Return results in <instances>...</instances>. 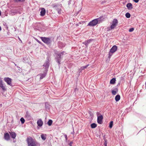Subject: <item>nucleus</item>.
Here are the masks:
<instances>
[{"label": "nucleus", "mask_w": 146, "mask_h": 146, "mask_svg": "<svg viewBox=\"0 0 146 146\" xmlns=\"http://www.w3.org/2000/svg\"><path fill=\"white\" fill-rule=\"evenodd\" d=\"M66 53L64 51H62L61 52H59L57 51H56L55 52V54L56 55L55 57V60L57 62L59 65L60 64L61 60L62 59L63 55L66 54Z\"/></svg>", "instance_id": "obj_1"}, {"label": "nucleus", "mask_w": 146, "mask_h": 146, "mask_svg": "<svg viewBox=\"0 0 146 146\" xmlns=\"http://www.w3.org/2000/svg\"><path fill=\"white\" fill-rule=\"evenodd\" d=\"M27 141L28 146H39L40 145L39 143L31 137H28Z\"/></svg>", "instance_id": "obj_2"}, {"label": "nucleus", "mask_w": 146, "mask_h": 146, "mask_svg": "<svg viewBox=\"0 0 146 146\" xmlns=\"http://www.w3.org/2000/svg\"><path fill=\"white\" fill-rule=\"evenodd\" d=\"M52 7L57 10L58 14H60L61 13L62 11L61 9V4H54L52 5Z\"/></svg>", "instance_id": "obj_3"}, {"label": "nucleus", "mask_w": 146, "mask_h": 146, "mask_svg": "<svg viewBox=\"0 0 146 146\" xmlns=\"http://www.w3.org/2000/svg\"><path fill=\"white\" fill-rule=\"evenodd\" d=\"M117 46L116 45L113 46L110 49L108 57L110 58L113 54L115 52L117 49Z\"/></svg>", "instance_id": "obj_4"}, {"label": "nucleus", "mask_w": 146, "mask_h": 146, "mask_svg": "<svg viewBox=\"0 0 146 146\" xmlns=\"http://www.w3.org/2000/svg\"><path fill=\"white\" fill-rule=\"evenodd\" d=\"M40 38L42 41L47 44H49L51 43V40L49 38L42 37Z\"/></svg>", "instance_id": "obj_5"}, {"label": "nucleus", "mask_w": 146, "mask_h": 146, "mask_svg": "<svg viewBox=\"0 0 146 146\" xmlns=\"http://www.w3.org/2000/svg\"><path fill=\"white\" fill-rule=\"evenodd\" d=\"M49 62L48 60H46L45 61V63L43 65V66L44 68H43L42 70H45L46 71H48V69L49 67Z\"/></svg>", "instance_id": "obj_6"}, {"label": "nucleus", "mask_w": 146, "mask_h": 146, "mask_svg": "<svg viewBox=\"0 0 146 146\" xmlns=\"http://www.w3.org/2000/svg\"><path fill=\"white\" fill-rule=\"evenodd\" d=\"M98 24L97 19H95L90 22L88 25L90 26H94Z\"/></svg>", "instance_id": "obj_7"}, {"label": "nucleus", "mask_w": 146, "mask_h": 146, "mask_svg": "<svg viewBox=\"0 0 146 146\" xmlns=\"http://www.w3.org/2000/svg\"><path fill=\"white\" fill-rule=\"evenodd\" d=\"M118 23V21L117 19H114L112 21V24L110 26L111 29H114L117 25Z\"/></svg>", "instance_id": "obj_8"}, {"label": "nucleus", "mask_w": 146, "mask_h": 146, "mask_svg": "<svg viewBox=\"0 0 146 146\" xmlns=\"http://www.w3.org/2000/svg\"><path fill=\"white\" fill-rule=\"evenodd\" d=\"M4 80L5 82L7 84L11 86H12V84H11L12 79L10 78H4Z\"/></svg>", "instance_id": "obj_9"}, {"label": "nucleus", "mask_w": 146, "mask_h": 146, "mask_svg": "<svg viewBox=\"0 0 146 146\" xmlns=\"http://www.w3.org/2000/svg\"><path fill=\"white\" fill-rule=\"evenodd\" d=\"M103 119V116L102 115H101L98 116V114H97V122L99 124H101L102 123Z\"/></svg>", "instance_id": "obj_10"}, {"label": "nucleus", "mask_w": 146, "mask_h": 146, "mask_svg": "<svg viewBox=\"0 0 146 146\" xmlns=\"http://www.w3.org/2000/svg\"><path fill=\"white\" fill-rule=\"evenodd\" d=\"M44 71V72L43 73L40 74L39 75L40 76V79H43V78L45 77L46 76L47 72V71H46L45 70H42Z\"/></svg>", "instance_id": "obj_11"}, {"label": "nucleus", "mask_w": 146, "mask_h": 146, "mask_svg": "<svg viewBox=\"0 0 146 146\" xmlns=\"http://www.w3.org/2000/svg\"><path fill=\"white\" fill-rule=\"evenodd\" d=\"M92 40V39H89L85 41V42H82V44H84L86 46V48L88 47L89 44Z\"/></svg>", "instance_id": "obj_12"}, {"label": "nucleus", "mask_w": 146, "mask_h": 146, "mask_svg": "<svg viewBox=\"0 0 146 146\" xmlns=\"http://www.w3.org/2000/svg\"><path fill=\"white\" fill-rule=\"evenodd\" d=\"M96 19H97L98 23H100L104 21V17L103 16H101L100 17Z\"/></svg>", "instance_id": "obj_13"}, {"label": "nucleus", "mask_w": 146, "mask_h": 146, "mask_svg": "<svg viewBox=\"0 0 146 146\" xmlns=\"http://www.w3.org/2000/svg\"><path fill=\"white\" fill-rule=\"evenodd\" d=\"M35 28L38 30L40 29L41 28V25L40 23H37L35 24Z\"/></svg>", "instance_id": "obj_14"}, {"label": "nucleus", "mask_w": 146, "mask_h": 146, "mask_svg": "<svg viewBox=\"0 0 146 146\" xmlns=\"http://www.w3.org/2000/svg\"><path fill=\"white\" fill-rule=\"evenodd\" d=\"M37 123L38 126L41 127L43 125V122L41 119H40L37 121Z\"/></svg>", "instance_id": "obj_15"}, {"label": "nucleus", "mask_w": 146, "mask_h": 146, "mask_svg": "<svg viewBox=\"0 0 146 146\" xmlns=\"http://www.w3.org/2000/svg\"><path fill=\"white\" fill-rule=\"evenodd\" d=\"M46 13V10L44 8H42L40 12V15L41 16H43Z\"/></svg>", "instance_id": "obj_16"}, {"label": "nucleus", "mask_w": 146, "mask_h": 146, "mask_svg": "<svg viewBox=\"0 0 146 146\" xmlns=\"http://www.w3.org/2000/svg\"><path fill=\"white\" fill-rule=\"evenodd\" d=\"M45 104V107L46 110H49L50 108V105L48 102H46Z\"/></svg>", "instance_id": "obj_17"}, {"label": "nucleus", "mask_w": 146, "mask_h": 146, "mask_svg": "<svg viewBox=\"0 0 146 146\" xmlns=\"http://www.w3.org/2000/svg\"><path fill=\"white\" fill-rule=\"evenodd\" d=\"M4 138L7 140H9L10 139V136L8 133H6L4 134Z\"/></svg>", "instance_id": "obj_18"}, {"label": "nucleus", "mask_w": 146, "mask_h": 146, "mask_svg": "<svg viewBox=\"0 0 146 146\" xmlns=\"http://www.w3.org/2000/svg\"><path fill=\"white\" fill-rule=\"evenodd\" d=\"M126 7L128 9H131L133 8V5L131 3H128L126 5Z\"/></svg>", "instance_id": "obj_19"}, {"label": "nucleus", "mask_w": 146, "mask_h": 146, "mask_svg": "<svg viewBox=\"0 0 146 146\" xmlns=\"http://www.w3.org/2000/svg\"><path fill=\"white\" fill-rule=\"evenodd\" d=\"M10 135L12 138L15 139L16 137V134L15 132H11L10 133Z\"/></svg>", "instance_id": "obj_20"}, {"label": "nucleus", "mask_w": 146, "mask_h": 146, "mask_svg": "<svg viewBox=\"0 0 146 146\" xmlns=\"http://www.w3.org/2000/svg\"><path fill=\"white\" fill-rule=\"evenodd\" d=\"M118 92V89L117 88H116L114 90H112L111 91V93L112 94L114 95H115L117 92Z\"/></svg>", "instance_id": "obj_21"}, {"label": "nucleus", "mask_w": 146, "mask_h": 146, "mask_svg": "<svg viewBox=\"0 0 146 146\" xmlns=\"http://www.w3.org/2000/svg\"><path fill=\"white\" fill-rule=\"evenodd\" d=\"M116 79L115 78H112L110 81V84H113L115 83Z\"/></svg>", "instance_id": "obj_22"}, {"label": "nucleus", "mask_w": 146, "mask_h": 146, "mask_svg": "<svg viewBox=\"0 0 146 146\" xmlns=\"http://www.w3.org/2000/svg\"><path fill=\"white\" fill-rule=\"evenodd\" d=\"M89 64H88L86 66H83L81 67V68L79 69V70L80 71V72L82 71V70H84L86 68L89 66Z\"/></svg>", "instance_id": "obj_23"}, {"label": "nucleus", "mask_w": 146, "mask_h": 146, "mask_svg": "<svg viewBox=\"0 0 146 146\" xmlns=\"http://www.w3.org/2000/svg\"><path fill=\"white\" fill-rule=\"evenodd\" d=\"M120 96L119 95H117L115 97V100L117 102L120 100Z\"/></svg>", "instance_id": "obj_24"}, {"label": "nucleus", "mask_w": 146, "mask_h": 146, "mask_svg": "<svg viewBox=\"0 0 146 146\" xmlns=\"http://www.w3.org/2000/svg\"><path fill=\"white\" fill-rule=\"evenodd\" d=\"M65 46L64 44L63 43L60 42L59 43V46L61 48L64 47Z\"/></svg>", "instance_id": "obj_25"}, {"label": "nucleus", "mask_w": 146, "mask_h": 146, "mask_svg": "<svg viewBox=\"0 0 146 146\" xmlns=\"http://www.w3.org/2000/svg\"><path fill=\"white\" fill-rule=\"evenodd\" d=\"M97 126V124L95 123H92L91 125V127L92 128H96Z\"/></svg>", "instance_id": "obj_26"}, {"label": "nucleus", "mask_w": 146, "mask_h": 146, "mask_svg": "<svg viewBox=\"0 0 146 146\" xmlns=\"http://www.w3.org/2000/svg\"><path fill=\"white\" fill-rule=\"evenodd\" d=\"M25 0H14L13 1L15 3L23 2Z\"/></svg>", "instance_id": "obj_27"}, {"label": "nucleus", "mask_w": 146, "mask_h": 146, "mask_svg": "<svg viewBox=\"0 0 146 146\" xmlns=\"http://www.w3.org/2000/svg\"><path fill=\"white\" fill-rule=\"evenodd\" d=\"M46 135H44L43 134H42L41 135V137L42 138V139L43 140H45L46 139Z\"/></svg>", "instance_id": "obj_28"}, {"label": "nucleus", "mask_w": 146, "mask_h": 146, "mask_svg": "<svg viewBox=\"0 0 146 146\" xmlns=\"http://www.w3.org/2000/svg\"><path fill=\"white\" fill-rule=\"evenodd\" d=\"M52 121L51 119H49L47 122V124L49 126L52 125Z\"/></svg>", "instance_id": "obj_29"}, {"label": "nucleus", "mask_w": 146, "mask_h": 146, "mask_svg": "<svg viewBox=\"0 0 146 146\" xmlns=\"http://www.w3.org/2000/svg\"><path fill=\"white\" fill-rule=\"evenodd\" d=\"M113 121H111L110 122V124H109V127L110 128H111L112 127L113 125Z\"/></svg>", "instance_id": "obj_30"}, {"label": "nucleus", "mask_w": 146, "mask_h": 146, "mask_svg": "<svg viewBox=\"0 0 146 146\" xmlns=\"http://www.w3.org/2000/svg\"><path fill=\"white\" fill-rule=\"evenodd\" d=\"M0 88H1V89L4 91H5L6 90L5 87L3 86V84L0 85Z\"/></svg>", "instance_id": "obj_31"}, {"label": "nucleus", "mask_w": 146, "mask_h": 146, "mask_svg": "<svg viewBox=\"0 0 146 146\" xmlns=\"http://www.w3.org/2000/svg\"><path fill=\"white\" fill-rule=\"evenodd\" d=\"M125 16L127 18H129L130 17L131 15L129 13L127 12L125 14Z\"/></svg>", "instance_id": "obj_32"}, {"label": "nucleus", "mask_w": 146, "mask_h": 146, "mask_svg": "<svg viewBox=\"0 0 146 146\" xmlns=\"http://www.w3.org/2000/svg\"><path fill=\"white\" fill-rule=\"evenodd\" d=\"M20 121L22 124L24 123L25 122V120L23 117H21L20 119Z\"/></svg>", "instance_id": "obj_33"}, {"label": "nucleus", "mask_w": 146, "mask_h": 146, "mask_svg": "<svg viewBox=\"0 0 146 146\" xmlns=\"http://www.w3.org/2000/svg\"><path fill=\"white\" fill-rule=\"evenodd\" d=\"M104 145L105 146H107V145L108 143V141L107 140L105 139L104 140Z\"/></svg>", "instance_id": "obj_34"}, {"label": "nucleus", "mask_w": 146, "mask_h": 146, "mask_svg": "<svg viewBox=\"0 0 146 146\" xmlns=\"http://www.w3.org/2000/svg\"><path fill=\"white\" fill-rule=\"evenodd\" d=\"M134 30V29L133 28H130L129 29V32H132Z\"/></svg>", "instance_id": "obj_35"}, {"label": "nucleus", "mask_w": 146, "mask_h": 146, "mask_svg": "<svg viewBox=\"0 0 146 146\" xmlns=\"http://www.w3.org/2000/svg\"><path fill=\"white\" fill-rule=\"evenodd\" d=\"M2 81L1 78L0 77V85L2 84Z\"/></svg>", "instance_id": "obj_36"}, {"label": "nucleus", "mask_w": 146, "mask_h": 146, "mask_svg": "<svg viewBox=\"0 0 146 146\" xmlns=\"http://www.w3.org/2000/svg\"><path fill=\"white\" fill-rule=\"evenodd\" d=\"M64 135V136H65V139H66V141L67 139V135H66V134H65Z\"/></svg>", "instance_id": "obj_37"}, {"label": "nucleus", "mask_w": 146, "mask_h": 146, "mask_svg": "<svg viewBox=\"0 0 146 146\" xmlns=\"http://www.w3.org/2000/svg\"><path fill=\"white\" fill-rule=\"evenodd\" d=\"M139 0H133V1L136 3H138Z\"/></svg>", "instance_id": "obj_38"}, {"label": "nucleus", "mask_w": 146, "mask_h": 146, "mask_svg": "<svg viewBox=\"0 0 146 146\" xmlns=\"http://www.w3.org/2000/svg\"><path fill=\"white\" fill-rule=\"evenodd\" d=\"M73 143V142L72 141H71L69 144V145H70V146H71V145H72V144Z\"/></svg>", "instance_id": "obj_39"}, {"label": "nucleus", "mask_w": 146, "mask_h": 146, "mask_svg": "<svg viewBox=\"0 0 146 146\" xmlns=\"http://www.w3.org/2000/svg\"><path fill=\"white\" fill-rule=\"evenodd\" d=\"M78 90L77 89V88H76L74 89V92H76L77 91H78Z\"/></svg>", "instance_id": "obj_40"}, {"label": "nucleus", "mask_w": 146, "mask_h": 146, "mask_svg": "<svg viewBox=\"0 0 146 146\" xmlns=\"http://www.w3.org/2000/svg\"><path fill=\"white\" fill-rule=\"evenodd\" d=\"M2 106V104H0V107H1Z\"/></svg>", "instance_id": "obj_41"}, {"label": "nucleus", "mask_w": 146, "mask_h": 146, "mask_svg": "<svg viewBox=\"0 0 146 146\" xmlns=\"http://www.w3.org/2000/svg\"><path fill=\"white\" fill-rule=\"evenodd\" d=\"M1 27L0 26V31H1Z\"/></svg>", "instance_id": "obj_42"}, {"label": "nucleus", "mask_w": 146, "mask_h": 146, "mask_svg": "<svg viewBox=\"0 0 146 146\" xmlns=\"http://www.w3.org/2000/svg\"><path fill=\"white\" fill-rule=\"evenodd\" d=\"M1 15V11H0V16Z\"/></svg>", "instance_id": "obj_43"}, {"label": "nucleus", "mask_w": 146, "mask_h": 146, "mask_svg": "<svg viewBox=\"0 0 146 146\" xmlns=\"http://www.w3.org/2000/svg\"><path fill=\"white\" fill-rule=\"evenodd\" d=\"M19 38V40H20L21 41V42H22L21 40L20 39V38Z\"/></svg>", "instance_id": "obj_44"}, {"label": "nucleus", "mask_w": 146, "mask_h": 146, "mask_svg": "<svg viewBox=\"0 0 146 146\" xmlns=\"http://www.w3.org/2000/svg\"><path fill=\"white\" fill-rule=\"evenodd\" d=\"M37 41H38V42L40 43V42H39L38 40H37Z\"/></svg>", "instance_id": "obj_45"}, {"label": "nucleus", "mask_w": 146, "mask_h": 146, "mask_svg": "<svg viewBox=\"0 0 146 146\" xmlns=\"http://www.w3.org/2000/svg\"><path fill=\"white\" fill-rule=\"evenodd\" d=\"M15 66H17V65L16 64H15Z\"/></svg>", "instance_id": "obj_46"}, {"label": "nucleus", "mask_w": 146, "mask_h": 146, "mask_svg": "<svg viewBox=\"0 0 146 146\" xmlns=\"http://www.w3.org/2000/svg\"><path fill=\"white\" fill-rule=\"evenodd\" d=\"M120 84V83H118V85H119Z\"/></svg>", "instance_id": "obj_47"}, {"label": "nucleus", "mask_w": 146, "mask_h": 146, "mask_svg": "<svg viewBox=\"0 0 146 146\" xmlns=\"http://www.w3.org/2000/svg\"><path fill=\"white\" fill-rule=\"evenodd\" d=\"M72 146V145H71V146Z\"/></svg>", "instance_id": "obj_48"}]
</instances>
